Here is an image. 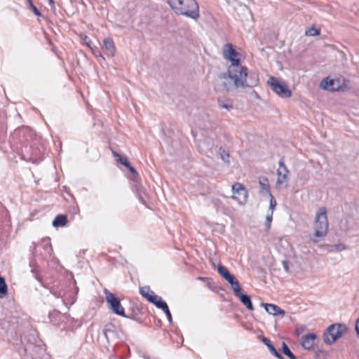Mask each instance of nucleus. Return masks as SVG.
Returning <instances> with one entry per match:
<instances>
[{
	"label": "nucleus",
	"instance_id": "nucleus-1",
	"mask_svg": "<svg viewBox=\"0 0 359 359\" xmlns=\"http://www.w3.org/2000/svg\"><path fill=\"white\" fill-rule=\"evenodd\" d=\"M170 8L177 15H185L193 20L200 17L199 8L196 0H167Z\"/></svg>",
	"mask_w": 359,
	"mask_h": 359
},
{
	"label": "nucleus",
	"instance_id": "nucleus-2",
	"mask_svg": "<svg viewBox=\"0 0 359 359\" xmlns=\"http://www.w3.org/2000/svg\"><path fill=\"white\" fill-rule=\"evenodd\" d=\"M27 342L24 349L32 359H50V355L46 353V345L41 338H24Z\"/></svg>",
	"mask_w": 359,
	"mask_h": 359
},
{
	"label": "nucleus",
	"instance_id": "nucleus-3",
	"mask_svg": "<svg viewBox=\"0 0 359 359\" xmlns=\"http://www.w3.org/2000/svg\"><path fill=\"white\" fill-rule=\"evenodd\" d=\"M314 229L315 232L311 240L314 243H318L326 236L328 230V221L325 208H320L316 212Z\"/></svg>",
	"mask_w": 359,
	"mask_h": 359
},
{
	"label": "nucleus",
	"instance_id": "nucleus-4",
	"mask_svg": "<svg viewBox=\"0 0 359 359\" xmlns=\"http://www.w3.org/2000/svg\"><path fill=\"white\" fill-rule=\"evenodd\" d=\"M248 70L246 67H243L241 64L229 66L227 72L224 74V78H229L232 81L235 88H241L244 85L243 82L246 79Z\"/></svg>",
	"mask_w": 359,
	"mask_h": 359
},
{
	"label": "nucleus",
	"instance_id": "nucleus-5",
	"mask_svg": "<svg viewBox=\"0 0 359 359\" xmlns=\"http://www.w3.org/2000/svg\"><path fill=\"white\" fill-rule=\"evenodd\" d=\"M271 89L283 98H288L292 95V92L289 89L287 85L280 79L271 76L267 81Z\"/></svg>",
	"mask_w": 359,
	"mask_h": 359
},
{
	"label": "nucleus",
	"instance_id": "nucleus-6",
	"mask_svg": "<svg viewBox=\"0 0 359 359\" xmlns=\"http://www.w3.org/2000/svg\"><path fill=\"white\" fill-rule=\"evenodd\" d=\"M104 292L109 307L113 313L127 318L128 316L125 314V310L121 304L120 299L107 289H104Z\"/></svg>",
	"mask_w": 359,
	"mask_h": 359
},
{
	"label": "nucleus",
	"instance_id": "nucleus-7",
	"mask_svg": "<svg viewBox=\"0 0 359 359\" xmlns=\"http://www.w3.org/2000/svg\"><path fill=\"white\" fill-rule=\"evenodd\" d=\"M348 334V327L344 323H334L325 330L322 337H342Z\"/></svg>",
	"mask_w": 359,
	"mask_h": 359
},
{
	"label": "nucleus",
	"instance_id": "nucleus-8",
	"mask_svg": "<svg viewBox=\"0 0 359 359\" xmlns=\"http://www.w3.org/2000/svg\"><path fill=\"white\" fill-rule=\"evenodd\" d=\"M232 198L237 200L240 204H245L248 200V193L243 184L236 182L232 185Z\"/></svg>",
	"mask_w": 359,
	"mask_h": 359
},
{
	"label": "nucleus",
	"instance_id": "nucleus-9",
	"mask_svg": "<svg viewBox=\"0 0 359 359\" xmlns=\"http://www.w3.org/2000/svg\"><path fill=\"white\" fill-rule=\"evenodd\" d=\"M223 55L225 59L231 62L230 66L241 64V59L238 57L239 53L233 48V45L231 43L224 45Z\"/></svg>",
	"mask_w": 359,
	"mask_h": 359
},
{
	"label": "nucleus",
	"instance_id": "nucleus-10",
	"mask_svg": "<svg viewBox=\"0 0 359 359\" xmlns=\"http://www.w3.org/2000/svg\"><path fill=\"white\" fill-rule=\"evenodd\" d=\"M41 245H42V247L44 250V253L42 254V259H46L47 257H50L51 256L53 249H52V246H51V244L50 242V239L48 238H43L41 241V244H39V245H37L35 246L34 250L33 251V256L34 257H36L37 248L40 247Z\"/></svg>",
	"mask_w": 359,
	"mask_h": 359
},
{
	"label": "nucleus",
	"instance_id": "nucleus-11",
	"mask_svg": "<svg viewBox=\"0 0 359 359\" xmlns=\"http://www.w3.org/2000/svg\"><path fill=\"white\" fill-rule=\"evenodd\" d=\"M243 83L244 85L241 88H253L257 86L259 83L258 74L255 72L248 73V70L247 76Z\"/></svg>",
	"mask_w": 359,
	"mask_h": 359
},
{
	"label": "nucleus",
	"instance_id": "nucleus-12",
	"mask_svg": "<svg viewBox=\"0 0 359 359\" xmlns=\"http://www.w3.org/2000/svg\"><path fill=\"white\" fill-rule=\"evenodd\" d=\"M140 294L144 297L148 302L154 304H156V302L160 297L157 294H156L153 291L150 290V287L149 286H144L140 288Z\"/></svg>",
	"mask_w": 359,
	"mask_h": 359
},
{
	"label": "nucleus",
	"instance_id": "nucleus-13",
	"mask_svg": "<svg viewBox=\"0 0 359 359\" xmlns=\"http://www.w3.org/2000/svg\"><path fill=\"white\" fill-rule=\"evenodd\" d=\"M320 338H302V347L306 350H319L318 342Z\"/></svg>",
	"mask_w": 359,
	"mask_h": 359
},
{
	"label": "nucleus",
	"instance_id": "nucleus-14",
	"mask_svg": "<svg viewBox=\"0 0 359 359\" xmlns=\"http://www.w3.org/2000/svg\"><path fill=\"white\" fill-rule=\"evenodd\" d=\"M217 271L221 276H222L230 285H231L233 282L236 281L237 278L236 276L231 273L222 264H218Z\"/></svg>",
	"mask_w": 359,
	"mask_h": 359
},
{
	"label": "nucleus",
	"instance_id": "nucleus-15",
	"mask_svg": "<svg viewBox=\"0 0 359 359\" xmlns=\"http://www.w3.org/2000/svg\"><path fill=\"white\" fill-rule=\"evenodd\" d=\"M104 53L109 57H113L115 55L116 48L112 39L106 38L104 39Z\"/></svg>",
	"mask_w": 359,
	"mask_h": 359
},
{
	"label": "nucleus",
	"instance_id": "nucleus-16",
	"mask_svg": "<svg viewBox=\"0 0 359 359\" xmlns=\"http://www.w3.org/2000/svg\"><path fill=\"white\" fill-rule=\"evenodd\" d=\"M264 306L266 311L271 315L278 316L282 315L284 316L285 312L284 310L280 309L279 306L272 304H262Z\"/></svg>",
	"mask_w": 359,
	"mask_h": 359
},
{
	"label": "nucleus",
	"instance_id": "nucleus-17",
	"mask_svg": "<svg viewBox=\"0 0 359 359\" xmlns=\"http://www.w3.org/2000/svg\"><path fill=\"white\" fill-rule=\"evenodd\" d=\"M259 183L260 185V193L262 194H268L270 196L271 194V190H270V186H269V180L266 177H262L260 178L259 180Z\"/></svg>",
	"mask_w": 359,
	"mask_h": 359
},
{
	"label": "nucleus",
	"instance_id": "nucleus-18",
	"mask_svg": "<svg viewBox=\"0 0 359 359\" xmlns=\"http://www.w3.org/2000/svg\"><path fill=\"white\" fill-rule=\"evenodd\" d=\"M236 297L239 298L240 301L250 311L254 310V307L250 296L243 293H239V294Z\"/></svg>",
	"mask_w": 359,
	"mask_h": 359
},
{
	"label": "nucleus",
	"instance_id": "nucleus-19",
	"mask_svg": "<svg viewBox=\"0 0 359 359\" xmlns=\"http://www.w3.org/2000/svg\"><path fill=\"white\" fill-rule=\"evenodd\" d=\"M297 337H318V333L308 332L307 327L305 325L298 327L295 330Z\"/></svg>",
	"mask_w": 359,
	"mask_h": 359
},
{
	"label": "nucleus",
	"instance_id": "nucleus-20",
	"mask_svg": "<svg viewBox=\"0 0 359 359\" xmlns=\"http://www.w3.org/2000/svg\"><path fill=\"white\" fill-rule=\"evenodd\" d=\"M67 222V217L65 215H57L53 219L52 224L54 227L65 226Z\"/></svg>",
	"mask_w": 359,
	"mask_h": 359
},
{
	"label": "nucleus",
	"instance_id": "nucleus-21",
	"mask_svg": "<svg viewBox=\"0 0 359 359\" xmlns=\"http://www.w3.org/2000/svg\"><path fill=\"white\" fill-rule=\"evenodd\" d=\"M103 334L104 337H115L116 333V327L113 324H107L103 330Z\"/></svg>",
	"mask_w": 359,
	"mask_h": 359
},
{
	"label": "nucleus",
	"instance_id": "nucleus-22",
	"mask_svg": "<svg viewBox=\"0 0 359 359\" xmlns=\"http://www.w3.org/2000/svg\"><path fill=\"white\" fill-rule=\"evenodd\" d=\"M158 309H160L164 311L165 315L170 314V311L169 310L168 306L167 303L163 300V299L160 297L158 300L156 302V304H154Z\"/></svg>",
	"mask_w": 359,
	"mask_h": 359
},
{
	"label": "nucleus",
	"instance_id": "nucleus-23",
	"mask_svg": "<svg viewBox=\"0 0 359 359\" xmlns=\"http://www.w3.org/2000/svg\"><path fill=\"white\" fill-rule=\"evenodd\" d=\"M334 83V81L333 79H329L328 78L324 79L321 83L320 86L322 88L327 90H335L333 88V85Z\"/></svg>",
	"mask_w": 359,
	"mask_h": 359
},
{
	"label": "nucleus",
	"instance_id": "nucleus-24",
	"mask_svg": "<svg viewBox=\"0 0 359 359\" xmlns=\"http://www.w3.org/2000/svg\"><path fill=\"white\" fill-rule=\"evenodd\" d=\"M281 351L283 354L288 357L290 359H297L295 355L291 351L288 346L285 342H283L282 344Z\"/></svg>",
	"mask_w": 359,
	"mask_h": 359
},
{
	"label": "nucleus",
	"instance_id": "nucleus-25",
	"mask_svg": "<svg viewBox=\"0 0 359 359\" xmlns=\"http://www.w3.org/2000/svg\"><path fill=\"white\" fill-rule=\"evenodd\" d=\"M219 154L222 160L225 163L229 165V158H230L229 152L228 151H226L225 149H224L223 147H220L219 148Z\"/></svg>",
	"mask_w": 359,
	"mask_h": 359
},
{
	"label": "nucleus",
	"instance_id": "nucleus-26",
	"mask_svg": "<svg viewBox=\"0 0 359 359\" xmlns=\"http://www.w3.org/2000/svg\"><path fill=\"white\" fill-rule=\"evenodd\" d=\"M29 264L30 266L32 267L31 272L35 275V278L43 285L42 278L38 274L39 271L36 264V259H34V260L30 262Z\"/></svg>",
	"mask_w": 359,
	"mask_h": 359
},
{
	"label": "nucleus",
	"instance_id": "nucleus-27",
	"mask_svg": "<svg viewBox=\"0 0 359 359\" xmlns=\"http://www.w3.org/2000/svg\"><path fill=\"white\" fill-rule=\"evenodd\" d=\"M278 180H277V184L280 185L283 183H287L288 180V175L283 174L282 172L281 169H278Z\"/></svg>",
	"mask_w": 359,
	"mask_h": 359
},
{
	"label": "nucleus",
	"instance_id": "nucleus-28",
	"mask_svg": "<svg viewBox=\"0 0 359 359\" xmlns=\"http://www.w3.org/2000/svg\"><path fill=\"white\" fill-rule=\"evenodd\" d=\"M8 292V287L5 279L0 276V298L4 297Z\"/></svg>",
	"mask_w": 359,
	"mask_h": 359
},
{
	"label": "nucleus",
	"instance_id": "nucleus-29",
	"mask_svg": "<svg viewBox=\"0 0 359 359\" xmlns=\"http://www.w3.org/2000/svg\"><path fill=\"white\" fill-rule=\"evenodd\" d=\"M113 155L114 157L118 158L117 161L122 165H123L126 168H129L130 162L128 161V159L126 157H123L118 154H117L115 151H113Z\"/></svg>",
	"mask_w": 359,
	"mask_h": 359
},
{
	"label": "nucleus",
	"instance_id": "nucleus-30",
	"mask_svg": "<svg viewBox=\"0 0 359 359\" xmlns=\"http://www.w3.org/2000/svg\"><path fill=\"white\" fill-rule=\"evenodd\" d=\"M346 249V246L343 243L334 244L330 246V252L342 251Z\"/></svg>",
	"mask_w": 359,
	"mask_h": 359
},
{
	"label": "nucleus",
	"instance_id": "nucleus-31",
	"mask_svg": "<svg viewBox=\"0 0 359 359\" xmlns=\"http://www.w3.org/2000/svg\"><path fill=\"white\" fill-rule=\"evenodd\" d=\"M231 289L233 290V294L236 297L238 296L239 294V293H242L241 292V287L240 283L238 280H236V281L233 282L232 284L231 285Z\"/></svg>",
	"mask_w": 359,
	"mask_h": 359
},
{
	"label": "nucleus",
	"instance_id": "nucleus-32",
	"mask_svg": "<svg viewBox=\"0 0 359 359\" xmlns=\"http://www.w3.org/2000/svg\"><path fill=\"white\" fill-rule=\"evenodd\" d=\"M90 49L94 56L97 57L100 62L104 60V57L102 56L101 52L100 51L97 46H93Z\"/></svg>",
	"mask_w": 359,
	"mask_h": 359
},
{
	"label": "nucleus",
	"instance_id": "nucleus-33",
	"mask_svg": "<svg viewBox=\"0 0 359 359\" xmlns=\"http://www.w3.org/2000/svg\"><path fill=\"white\" fill-rule=\"evenodd\" d=\"M320 33V29H317L315 27H312L306 31L305 34L306 36H315L319 35Z\"/></svg>",
	"mask_w": 359,
	"mask_h": 359
},
{
	"label": "nucleus",
	"instance_id": "nucleus-34",
	"mask_svg": "<svg viewBox=\"0 0 359 359\" xmlns=\"http://www.w3.org/2000/svg\"><path fill=\"white\" fill-rule=\"evenodd\" d=\"M270 353L273 355L275 356L276 358H277L278 359H284L283 356L282 355V354H280L277 350L276 348H275V346L273 345V344H271V345H269V347H268Z\"/></svg>",
	"mask_w": 359,
	"mask_h": 359
},
{
	"label": "nucleus",
	"instance_id": "nucleus-35",
	"mask_svg": "<svg viewBox=\"0 0 359 359\" xmlns=\"http://www.w3.org/2000/svg\"><path fill=\"white\" fill-rule=\"evenodd\" d=\"M273 214L272 212H268L266 216V222H265V228L266 231H269L271 226V222L273 220Z\"/></svg>",
	"mask_w": 359,
	"mask_h": 359
},
{
	"label": "nucleus",
	"instance_id": "nucleus-36",
	"mask_svg": "<svg viewBox=\"0 0 359 359\" xmlns=\"http://www.w3.org/2000/svg\"><path fill=\"white\" fill-rule=\"evenodd\" d=\"M218 104L219 107L224 108L228 110H230L233 108L232 104L229 100L226 102H223L221 99H218Z\"/></svg>",
	"mask_w": 359,
	"mask_h": 359
},
{
	"label": "nucleus",
	"instance_id": "nucleus-37",
	"mask_svg": "<svg viewBox=\"0 0 359 359\" xmlns=\"http://www.w3.org/2000/svg\"><path fill=\"white\" fill-rule=\"evenodd\" d=\"M269 197H270L269 210H270V212H272V213H273L274 209L277 204L276 201L272 194H270Z\"/></svg>",
	"mask_w": 359,
	"mask_h": 359
},
{
	"label": "nucleus",
	"instance_id": "nucleus-38",
	"mask_svg": "<svg viewBox=\"0 0 359 359\" xmlns=\"http://www.w3.org/2000/svg\"><path fill=\"white\" fill-rule=\"evenodd\" d=\"M137 197H138L140 201L142 204H145L146 203V201L144 199V196H145L144 192H143L140 188H137Z\"/></svg>",
	"mask_w": 359,
	"mask_h": 359
},
{
	"label": "nucleus",
	"instance_id": "nucleus-39",
	"mask_svg": "<svg viewBox=\"0 0 359 359\" xmlns=\"http://www.w3.org/2000/svg\"><path fill=\"white\" fill-rule=\"evenodd\" d=\"M27 1L29 4V5L30 6V7L32 8L34 15H36V16H41V14L40 11L34 6V4H33L32 0H27Z\"/></svg>",
	"mask_w": 359,
	"mask_h": 359
},
{
	"label": "nucleus",
	"instance_id": "nucleus-40",
	"mask_svg": "<svg viewBox=\"0 0 359 359\" xmlns=\"http://www.w3.org/2000/svg\"><path fill=\"white\" fill-rule=\"evenodd\" d=\"M278 169H281L282 172L283 174L288 175V173H289V170H288L287 166L285 165L283 160H280L279 161V168Z\"/></svg>",
	"mask_w": 359,
	"mask_h": 359
},
{
	"label": "nucleus",
	"instance_id": "nucleus-41",
	"mask_svg": "<svg viewBox=\"0 0 359 359\" xmlns=\"http://www.w3.org/2000/svg\"><path fill=\"white\" fill-rule=\"evenodd\" d=\"M324 342L327 345H332L334 344L339 338H323Z\"/></svg>",
	"mask_w": 359,
	"mask_h": 359
},
{
	"label": "nucleus",
	"instance_id": "nucleus-42",
	"mask_svg": "<svg viewBox=\"0 0 359 359\" xmlns=\"http://www.w3.org/2000/svg\"><path fill=\"white\" fill-rule=\"evenodd\" d=\"M83 40H84L85 43H86V45L88 46V47H89L90 48H91L93 46L92 45L91 41L88 39V37L87 36H85V37L83 38Z\"/></svg>",
	"mask_w": 359,
	"mask_h": 359
},
{
	"label": "nucleus",
	"instance_id": "nucleus-43",
	"mask_svg": "<svg viewBox=\"0 0 359 359\" xmlns=\"http://www.w3.org/2000/svg\"><path fill=\"white\" fill-rule=\"evenodd\" d=\"M261 339L262 343L264 344L267 347H269V345L273 344L269 338H261Z\"/></svg>",
	"mask_w": 359,
	"mask_h": 359
},
{
	"label": "nucleus",
	"instance_id": "nucleus-44",
	"mask_svg": "<svg viewBox=\"0 0 359 359\" xmlns=\"http://www.w3.org/2000/svg\"><path fill=\"white\" fill-rule=\"evenodd\" d=\"M128 168L133 175H138L137 170L130 164L129 165V168Z\"/></svg>",
	"mask_w": 359,
	"mask_h": 359
},
{
	"label": "nucleus",
	"instance_id": "nucleus-45",
	"mask_svg": "<svg viewBox=\"0 0 359 359\" xmlns=\"http://www.w3.org/2000/svg\"><path fill=\"white\" fill-rule=\"evenodd\" d=\"M283 265L284 266L285 270L286 271H288V270H289L288 262L287 261H283Z\"/></svg>",
	"mask_w": 359,
	"mask_h": 359
},
{
	"label": "nucleus",
	"instance_id": "nucleus-46",
	"mask_svg": "<svg viewBox=\"0 0 359 359\" xmlns=\"http://www.w3.org/2000/svg\"><path fill=\"white\" fill-rule=\"evenodd\" d=\"M51 293L57 298H59L61 297L60 293L57 291H51Z\"/></svg>",
	"mask_w": 359,
	"mask_h": 359
},
{
	"label": "nucleus",
	"instance_id": "nucleus-47",
	"mask_svg": "<svg viewBox=\"0 0 359 359\" xmlns=\"http://www.w3.org/2000/svg\"><path fill=\"white\" fill-rule=\"evenodd\" d=\"M198 279L203 280L204 282H209L210 280L209 278H206V277H198Z\"/></svg>",
	"mask_w": 359,
	"mask_h": 359
},
{
	"label": "nucleus",
	"instance_id": "nucleus-48",
	"mask_svg": "<svg viewBox=\"0 0 359 359\" xmlns=\"http://www.w3.org/2000/svg\"><path fill=\"white\" fill-rule=\"evenodd\" d=\"M50 6L51 11L53 13H55L56 12V8L55 6V3H53V4H50Z\"/></svg>",
	"mask_w": 359,
	"mask_h": 359
},
{
	"label": "nucleus",
	"instance_id": "nucleus-49",
	"mask_svg": "<svg viewBox=\"0 0 359 359\" xmlns=\"http://www.w3.org/2000/svg\"><path fill=\"white\" fill-rule=\"evenodd\" d=\"M224 86L226 88V90L227 91H231V88L227 86L226 83H224Z\"/></svg>",
	"mask_w": 359,
	"mask_h": 359
},
{
	"label": "nucleus",
	"instance_id": "nucleus-50",
	"mask_svg": "<svg viewBox=\"0 0 359 359\" xmlns=\"http://www.w3.org/2000/svg\"><path fill=\"white\" fill-rule=\"evenodd\" d=\"M166 316H167V318H168V320H169L170 322H171V320H172V316H171V313H170V314L167 315Z\"/></svg>",
	"mask_w": 359,
	"mask_h": 359
},
{
	"label": "nucleus",
	"instance_id": "nucleus-51",
	"mask_svg": "<svg viewBox=\"0 0 359 359\" xmlns=\"http://www.w3.org/2000/svg\"><path fill=\"white\" fill-rule=\"evenodd\" d=\"M180 339L181 340V342L177 341V344H182V343L184 341V337H182V338H180ZM177 346H179V345H177Z\"/></svg>",
	"mask_w": 359,
	"mask_h": 359
},
{
	"label": "nucleus",
	"instance_id": "nucleus-52",
	"mask_svg": "<svg viewBox=\"0 0 359 359\" xmlns=\"http://www.w3.org/2000/svg\"><path fill=\"white\" fill-rule=\"evenodd\" d=\"M48 3H49V5L50 4H53L54 3V0H48Z\"/></svg>",
	"mask_w": 359,
	"mask_h": 359
},
{
	"label": "nucleus",
	"instance_id": "nucleus-53",
	"mask_svg": "<svg viewBox=\"0 0 359 359\" xmlns=\"http://www.w3.org/2000/svg\"><path fill=\"white\" fill-rule=\"evenodd\" d=\"M76 292H78V290H79V287H76Z\"/></svg>",
	"mask_w": 359,
	"mask_h": 359
}]
</instances>
